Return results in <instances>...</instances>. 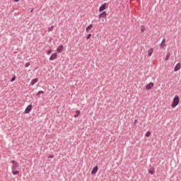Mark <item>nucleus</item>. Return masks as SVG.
<instances>
[{
  "label": "nucleus",
  "instance_id": "1",
  "mask_svg": "<svg viewBox=\"0 0 181 181\" xmlns=\"http://www.w3.org/2000/svg\"><path fill=\"white\" fill-rule=\"evenodd\" d=\"M11 163H13V166L11 168L13 175H19V163L15 161V160H11Z\"/></svg>",
  "mask_w": 181,
  "mask_h": 181
},
{
  "label": "nucleus",
  "instance_id": "2",
  "mask_svg": "<svg viewBox=\"0 0 181 181\" xmlns=\"http://www.w3.org/2000/svg\"><path fill=\"white\" fill-rule=\"evenodd\" d=\"M180 100L179 99V96L176 95L173 100V103L171 105L172 108H176V106L179 104Z\"/></svg>",
  "mask_w": 181,
  "mask_h": 181
},
{
  "label": "nucleus",
  "instance_id": "3",
  "mask_svg": "<svg viewBox=\"0 0 181 181\" xmlns=\"http://www.w3.org/2000/svg\"><path fill=\"white\" fill-rule=\"evenodd\" d=\"M107 9V3L102 4L99 8V12H103V11H105Z\"/></svg>",
  "mask_w": 181,
  "mask_h": 181
},
{
  "label": "nucleus",
  "instance_id": "4",
  "mask_svg": "<svg viewBox=\"0 0 181 181\" xmlns=\"http://www.w3.org/2000/svg\"><path fill=\"white\" fill-rule=\"evenodd\" d=\"M64 50L63 45H60L57 49V53H62Z\"/></svg>",
  "mask_w": 181,
  "mask_h": 181
},
{
  "label": "nucleus",
  "instance_id": "5",
  "mask_svg": "<svg viewBox=\"0 0 181 181\" xmlns=\"http://www.w3.org/2000/svg\"><path fill=\"white\" fill-rule=\"evenodd\" d=\"M56 59H57V53L52 54L49 57V60L51 62H53V60H56Z\"/></svg>",
  "mask_w": 181,
  "mask_h": 181
},
{
  "label": "nucleus",
  "instance_id": "6",
  "mask_svg": "<svg viewBox=\"0 0 181 181\" xmlns=\"http://www.w3.org/2000/svg\"><path fill=\"white\" fill-rule=\"evenodd\" d=\"M32 111V105H29L25 110V114H29Z\"/></svg>",
  "mask_w": 181,
  "mask_h": 181
},
{
  "label": "nucleus",
  "instance_id": "7",
  "mask_svg": "<svg viewBox=\"0 0 181 181\" xmlns=\"http://www.w3.org/2000/svg\"><path fill=\"white\" fill-rule=\"evenodd\" d=\"M153 83L150 82L146 86V90H151V88H153Z\"/></svg>",
  "mask_w": 181,
  "mask_h": 181
},
{
  "label": "nucleus",
  "instance_id": "8",
  "mask_svg": "<svg viewBox=\"0 0 181 181\" xmlns=\"http://www.w3.org/2000/svg\"><path fill=\"white\" fill-rule=\"evenodd\" d=\"M181 69V64L180 63H178L175 65V68H174V71H179V69Z\"/></svg>",
  "mask_w": 181,
  "mask_h": 181
},
{
  "label": "nucleus",
  "instance_id": "9",
  "mask_svg": "<svg viewBox=\"0 0 181 181\" xmlns=\"http://www.w3.org/2000/svg\"><path fill=\"white\" fill-rule=\"evenodd\" d=\"M97 172H98V166H95L93 168L92 170V175H95V173H97Z\"/></svg>",
  "mask_w": 181,
  "mask_h": 181
},
{
  "label": "nucleus",
  "instance_id": "10",
  "mask_svg": "<svg viewBox=\"0 0 181 181\" xmlns=\"http://www.w3.org/2000/svg\"><path fill=\"white\" fill-rule=\"evenodd\" d=\"M107 16V12L103 11L99 15V19H101V18H106Z\"/></svg>",
  "mask_w": 181,
  "mask_h": 181
},
{
  "label": "nucleus",
  "instance_id": "11",
  "mask_svg": "<svg viewBox=\"0 0 181 181\" xmlns=\"http://www.w3.org/2000/svg\"><path fill=\"white\" fill-rule=\"evenodd\" d=\"M165 46H166V40L163 39L160 44L161 49H163V47H165Z\"/></svg>",
  "mask_w": 181,
  "mask_h": 181
},
{
  "label": "nucleus",
  "instance_id": "12",
  "mask_svg": "<svg viewBox=\"0 0 181 181\" xmlns=\"http://www.w3.org/2000/svg\"><path fill=\"white\" fill-rule=\"evenodd\" d=\"M152 53H153V48H150L148 50V56L151 57L152 56Z\"/></svg>",
  "mask_w": 181,
  "mask_h": 181
},
{
  "label": "nucleus",
  "instance_id": "13",
  "mask_svg": "<svg viewBox=\"0 0 181 181\" xmlns=\"http://www.w3.org/2000/svg\"><path fill=\"white\" fill-rule=\"evenodd\" d=\"M37 81H39V79H37V78L33 79V80L31 81V86H35V84H36V83H37Z\"/></svg>",
  "mask_w": 181,
  "mask_h": 181
},
{
  "label": "nucleus",
  "instance_id": "14",
  "mask_svg": "<svg viewBox=\"0 0 181 181\" xmlns=\"http://www.w3.org/2000/svg\"><path fill=\"white\" fill-rule=\"evenodd\" d=\"M91 29H93V24L89 25L86 28V32H88V30H91Z\"/></svg>",
  "mask_w": 181,
  "mask_h": 181
},
{
  "label": "nucleus",
  "instance_id": "15",
  "mask_svg": "<svg viewBox=\"0 0 181 181\" xmlns=\"http://www.w3.org/2000/svg\"><path fill=\"white\" fill-rule=\"evenodd\" d=\"M75 112L74 118H77L80 115V110H76Z\"/></svg>",
  "mask_w": 181,
  "mask_h": 181
},
{
  "label": "nucleus",
  "instance_id": "16",
  "mask_svg": "<svg viewBox=\"0 0 181 181\" xmlns=\"http://www.w3.org/2000/svg\"><path fill=\"white\" fill-rule=\"evenodd\" d=\"M170 57V52H168L165 57V62H168Z\"/></svg>",
  "mask_w": 181,
  "mask_h": 181
},
{
  "label": "nucleus",
  "instance_id": "17",
  "mask_svg": "<svg viewBox=\"0 0 181 181\" xmlns=\"http://www.w3.org/2000/svg\"><path fill=\"white\" fill-rule=\"evenodd\" d=\"M149 173H151V175H153V173H155V169L154 168H150L148 170Z\"/></svg>",
  "mask_w": 181,
  "mask_h": 181
},
{
  "label": "nucleus",
  "instance_id": "18",
  "mask_svg": "<svg viewBox=\"0 0 181 181\" xmlns=\"http://www.w3.org/2000/svg\"><path fill=\"white\" fill-rule=\"evenodd\" d=\"M140 30L141 32H145V25H141Z\"/></svg>",
  "mask_w": 181,
  "mask_h": 181
},
{
  "label": "nucleus",
  "instance_id": "19",
  "mask_svg": "<svg viewBox=\"0 0 181 181\" xmlns=\"http://www.w3.org/2000/svg\"><path fill=\"white\" fill-rule=\"evenodd\" d=\"M53 29H54V26H51L49 29H48V30H49V32H52V30H53Z\"/></svg>",
  "mask_w": 181,
  "mask_h": 181
},
{
  "label": "nucleus",
  "instance_id": "20",
  "mask_svg": "<svg viewBox=\"0 0 181 181\" xmlns=\"http://www.w3.org/2000/svg\"><path fill=\"white\" fill-rule=\"evenodd\" d=\"M146 136H147V137L151 136V132H147L146 133Z\"/></svg>",
  "mask_w": 181,
  "mask_h": 181
},
{
  "label": "nucleus",
  "instance_id": "21",
  "mask_svg": "<svg viewBox=\"0 0 181 181\" xmlns=\"http://www.w3.org/2000/svg\"><path fill=\"white\" fill-rule=\"evenodd\" d=\"M43 93L44 92L42 90H40L37 92V95H40L41 94H43Z\"/></svg>",
  "mask_w": 181,
  "mask_h": 181
},
{
  "label": "nucleus",
  "instance_id": "22",
  "mask_svg": "<svg viewBox=\"0 0 181 181\" xmlns=\"http://www.w3.org/2000/svg\"><path fill=\"white\" fill-rule=\"evenodd\" d=\"M16 78V76H13V77L11 78V83H13V81H15Z\"/></svg>",
  "mask_w": 181,
  "mask_h": 181
},
{
  "label": "nucleus",
  "instance_id": "23",
  "mask_svg": "<svg viewBox=\"0 0 181 181\" xmlns=\"http://www.w3.org/2000/svg\"><path fill=\"white\" fill-rule=\"evenodd\" d=\"M47 54L49 56L50 54H52V50L49 49L47 52Z\"/></svg>",
  "mask_w": 181,
  "mask_h": 181
},
{
  "label": "nucleus",
  "instance_id": "24",
  "mask_svg": "<svg viewBox=\"0 0 181 181\" xmlns=\"http://www.w3.org/2000/svg\"><path fill=\"white\" fill-rule=\"evenodd\" d=\"M30 66V64L29 62L25 64V67H29Z\"/></svg>",
  "mask_w": 181,
  "mask_h": 181
},
{
  "label": "nucleus",
  "instance_id": "25",
  "mask_svg": "<svg viewBox=\"0 0 181 181\" xmlns=\"http://www.w3.org/2000/svg\"><path fill=\"white\" fill-rule=\"evenodd\" d=\"M90 37H91V34H88L86 37V39L88 40Z\"/></svg>",
  "mask_w": 181,
  "mask_h": 181
},
{
  "label": "nucleus",
  "instance_id": "26",
  "mask_svg": "<svg viewBox=\"0 0 181 181\" xmlns=\"http://www.w3.org/2000/svg\"><path fill=\"white\" fill-rule=\"evenodd\" d=\"M48 158H51V159H53V158H54V156L53 155H50V156H49Z\"/></svg>",
  "mask_w": 181,
  "mask_h": 181
},
{
  "label": "nucleus",
  "instance_id": "27",
  "mask_svg": "<svg viewBox=\"0 0 181 181\" xmlns=\"http://www.w3.org/2000/svg\"><path fill=\"white\" fill-rule=\"evenodd\" d=\"M15 2H19V0H15Z\"/></svg>",
  "mask_w": 181,
  "mask_h": 181
},
{
  "label": "nucleus",
  "instance_id": "28",
  "mask_svg": "<svg viewBox=\"0 0 181 181\" xmlns=\"http://www.w3.org/2000/svg\"><path fill=\"white\" fill-rule=\"evenodd\" d=\"M134 124H136V120H135V122H134Z\"/></svg>",
  "mask_w": 181,
  "mask_h": 181
}]
</instances>
